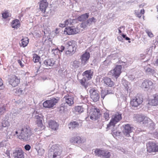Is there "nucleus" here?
I'll return each mask as SVG.
<instances>
[{"instance_id":"obj_1","label":"nucleus","mask_w":158,"mask_h":158,"mask_svg":"<svg viewBox=\"0 0 158 158\" xmlns=\"http://www.w3.org/2000/svg\"><path fill=\"white\" fill-rule=\"evenodd\" d=\"M32 134L33 133L29 126L27 125L26 127L21 128L17 136L19 139L27 141L30 140Z\"/></svg>"},{"instance_id":"obj_2","label":"nucleus","mask_w":158,"mask_h":158,"mask_svg":"<svg viewBox=\"0 0 158 158\" xmlns=\"http://www.w3.org/2000/svg\"><path fill=\"white\" fill-rule=\"evenodd\" d=\"M62 150L61 147L56 144L52 145L50 148L48 153L49 158H60Z\"/></svg>"},{"instance_id":"obj_3","label":"nucleus","mask_w":158,"mask_h":158,"mask_svg":"<svg viewBox=\"0 0 158 158\" xmlns=\"http://www.w3.org/2000/svg\"><path fill=\"white\" fill-rule=\"evenodd\" d=\"M65 46L66 49L67 50L66 51L65 53L69 56H72L74 53L77 46L76 42L73 40L66 42L65 43Z\"/></svg>"},{"instance_id":"obj_4","label":"nucleus","mask_w":158,"mask_h":158,"mask_svg":"<svg viewBox=\"0 0 158 158\" xmlns=\"http://www.w3.org/2000/svg\"><path fill=\"white\" fill-rule=\"evenodd\" d=\"M122 114L118 112L113 115L109 123L107 125L106 128L107 130L114 127L115 125L122 119Z\"/></svg>"},{"instance_id":"obj_5","label":"nucleus","mask_w":158,"mask_h":158,"mask_svg":"<svg viewBox=\"0 0 158 158\" xmlns=\"http://www.w3.org/2000/svg\"><path fill=\"white\" fill-rule=\"evenodd\" d=\"M143 102V98L141 95L136 96L131 99L130 105L133 108L137 107L141 104Z\"/></svg>"},{"instance_id":"obj_6","label":"nucleus","mask_w":158,"mask_h":158,"mask_svg":"<svg viewBox=\"0 0 158 158\" xmlns=\"http://www.w3.org/2000/svg\"><path fill=\"white\" fill-rule=\"evenodd\" d=\"M89 92L91 98L94 102L99 101L100 98V93L97 89L92 88L89 90Z\"/></svg>"},{"instance_id":"obj_7","label":"nucleus","mask_w":158,"mask_h":158,"mask_svg":"<svg viewBox=\"0 0 158 158\" xmlns=\"http://www.w3.org/2000/svg\"><path fill=\"white\" fill-rule=\"evenodd\" d=\"M52 98L49 100H47L43 103V106L45 108H50L52 107L57 102L60 98L58 97Z\"/></svg>"},{"instance_id":"obj_8","label":"nucleus","mask_w":158,"mask_h":158,"mask_svg":"<svg viewBox=\"0 0 158 158\" xmlns=\"http://www.w3.org/2000/svg\"><path fill=\"white\" fill-rule=\"evenodd\" d=\"M147 151L149 153L158 152V145L152 141H149L146 144Z\"/></svg>"},{"instance_id":"obj_9","label":"nucleus","mask_w":158,"mask_h":158,"mask_svg":"<svg viewBox=\"0 0 158 158\" xmlns=\"http://www.w3.org/2000/svg\"><path fill=\"white\" fill-rule=\"evenodd\" d=\"M90 118L92 120L99 118L101 115L99 109L97 108L92 109L90 112Z\"/></svg>"},{"instance_id":"obj_10","label":"nucleus","mask_w":158,"mask_h":158,"mask_svg":"<svg viewBox=\"0 0 158 158\" xmlns=\"http://www.w3.org/2000/svg\"><path fill=\"white\" fill-rule=\"evenodd\" d=\"M123 134L127 137L130 136V134L132 132L133 127L131 126V125L128 124L123 125Z\"/></svg>"},{"instance_id":"obj_11","label":"nucleus","mask_w":158,"mask_h":158,"mask_svg":"<svg viewBox=\"0 0 158 158\" xmlns=\"http://www.w3.org/2000/svg\"><path fill=\"white\" fill-rule=\"evenodd\" d=\"M90 57V53L89 52L86 51L81 56V64L82 66L85 65L88 62Z\"/></svg>"},{"instance_id":"obj_12","label":"nucleus","mask_w":158,"mask_h":158,"mask_svg":"<svg viewBox=\"0 0 158 158\" xmlns=\"http://www.w3.org/2000/svg\"><path fill=\"white\" fill-rule=\"evenodd\" d=\"M12 155L14 158H24V152L20 148H16L14 150Z\"/></svg>"},{"instance_id":"obj_13","label":"nucleus","mask_w":158,"mask_h":158,"mask_svg":"<svg viewBox=\"0 0 158 158\" xmlns=\"http://www.w3.org/2000/svg\"><path fill=\"white\" fill-rule=\"evenodd\" d=\"M142 87L144 90H148L152 89L153 87V83L149 79L144 80L142 84Z\"/></svg>"},{"instance_id":"obj_14","label":"nucleus","mask_w":158,"mask_h":158,"mask_svg":"<svg viewBox=\"0 0 158 158\" xmlns=\"http://www.w3.org/2000/svg\"><path fill=\"white\" fill-rule=\"evenodd\" d=\"M56 61L53 58H48L44 60L42 63L40 62V66L45 65L47 67L52 66L55 64Z\"/></svg>"},{"instance_id":"obj_15","label":"nucleus","mask_w":158,"mask_h":158,"mask_svg":"<svg viewBox=\"0 0 158 158\" xmlns=\"http://www.w3.org/2000/svg\"><path fill=\"white\" fill-rule=\"evenodd\" d=\"M143 124L146 127H147L151 130L154 129V125L152 120L147 117L144 118Z\"/></svg>"},{"instance_id":"obj_16","label":"nucleus","mask_w":158,"mask_h":158,"mask_svg":"<svg viewBox=\"0 0 158 158\" xmlns=\"http://www.w3.org/2000/svg\"><path fill=\"white\" fill-rule=\"evenodd\" d=\"M9 84L13 87H15L20 83V78L15 75H14L9 80Z\"/></svg>"},{"instance_id":"obj_17","label":"nucleus","mask_w":158,"mask_h":158,"mask_svg":"<svg viewBox=\"0 0 158 158\" xmlns=\"http://www.w3.org/2000/svg\"><path fill=\"white\" fill-rule=\"evenodd\" d=\"M122 66L121 65H116L114 69L111 70V73L115 78H117L121 73Z\"/></svg>"},{"instance_id":"obj_18","label":"nucleus","mask_w":158,"mask_h":158,"mask_svg":"<svg viewBox=\"0 0 158 158\" xmlns=\"http://www.w3.org/2000/svg\"><path fill=\"white\" fill-rule=\"evenodd\" d=\"M48 3L46 0H42L40 2V9L41 12L44 13L45 12L46 9L48 6Z\"/></svg>"},{"instance_id":"obj_19","label":"nucleus","mask_w":158,"mask_h":158,"mask_svg":"<svg viewBox=\"0 0 158 158\" xmlns=\"http://www.w3.org/2000/svg\"><path fill=\"white\" fill-rule=\"evenodd\" d=\"M102 81L105 86L112 87L114 85V83L111 79L108 77H105L103 78Z\"/></svg>"},{"instance_id":"obj_20","label":"nucleus","mask_w":158,"mask_h":158,"mask_svg":"<svg viewBox=\"0 0 158 158\" xmlns=\"http://www.w3.org/2000/svg\"><path fill=\"white\" fill-rule=\"evenodd\" d=\"M64 98L65 99L66 103L69 106H71L74 104V97L69 94H67L64 96Z\"/></svg>"},{"instance_id":"obj_21","label":"nucleus","mask_w":158,"mask_h":158,"mask_svg":"<svg viewBox=\"0 0 158 158\" xmlns=\"http://www.w3.org/2000/svg\"><path fill=\"white\" fill-rule=\"evenodd\" d=\"M64 32H66L68 35H74L78 33L76 28L74 27H65Z\"/></svg>"},{"instance_id":"obj_22","label":"nucleus","mask_w":158,"mask_h":158,"mask_svg":"<svg viewBox=\"0 0 158 158\" xmlns=\"http://www.w3.org/2000/svg\"><path fill=\"white\" fill-rule=\"evenodd\" d=\"M93 73V71L91 69L87 70L84 71L82 73V75L85 77L87 80H89L92 78Z\"/></svg>"},{"instance_id":"obj_23","label":"nucleus","mask_w":158,"mask_h":158,"mask_svg":"<svg viewBox=\"0 0 158 158\" xmlns=\"http://www.w3.org/2000/svg\"><path fill=\"white\" fill-rule=\"evenodd\" d=\"M9 125V123L7 120H3L2 123L0 122V130L3 131L4 129L7 131Z\"/></svg>"},{"instance_id":"obj_24","label":"nucleus","mask_w":158,"mask_h":158,"mask_svg":"<svg viewBox=\"0 0 158 158\" xmlns=\"http://www.w3.org/2000/svg\"><path fill=\"white\" fill-rule=\"evenodd\" d=\"M49 127L54 130H56L58 128L59 124L54 120H51L48 122Z\"/></svg>"},{"instance_id":"obj_25","label":"nucleus","mask_w":158,"mask_h":158,"mask_svg":"<svg viewBox=\"0 0 158 158\" xmlns=\"http://www.w3.org/2000/svg\"><path fill=\"white\" fill-rule=\"evenodd\" d=\"M97 19L94 17L89 19L85 23H82L81 24V26L82 27H85L86 25H87L89 24H92L93 23H95L97 22Z\"/></svg>"},{"instance_id":"obj_26","label":"nucleus","mask_w":158,"mask_h":158,"mask_svg":"<svg viewBox=\"0 0 158 158\" xmlns=\"http://www.w3.org/2000/svg\"><path fill=\"white\" fill-rule=\"evenodd\" d=\"M11 26L13 28L18 29L20 27V23L19 20L17 19H15L13 20L11 23Z\"/></svg>"},{"instance_id":"obj_27","label":"nucleus","mask_w":158,"mask_h":158,"mask_svg":"<svg viewBox=\"0 0 158 158\" xmlns=\"http://www.w3.org/2000/svg\"><path fill=\"white\" fill-rule=\"evenodd\" d=\"M70 141L72 143L78 144L84 142L83 140L81 139V138L79 136H75L72 137L70 140Z\"/></svg>"},{"instance_id":"obj_28","label":"nucleus","mask_w":158,"mask_h":158,"mask_svg":"<svg viewBox=\"0 0 158 158\" xmlns=\"http://www.w3.org/2000/svg\"><path fill=\"white\" fill-rule=\"evenodd\" d=\"M122 83L124 86L127 92H129V93H130L131 91V88L129 86V85H130V83H129L125 79H124V78H123L122 80Z\"/></svg>"},{"instance_id":"obj_29","label":"nucleus","mask_w":158,"mask_h":158,"mask_svg":"<svg viewBox=\"0 0 158 158\" xmlns=\"http://www.w3.org/2000/svg\"><path fill=\"white\" fill-rule=\"evenodd\" d=\"M153 98H154L152 99L150 102V104L152 106H156L158 105V94H154Z\"/></svg>"},{"instance_id":"obj_30","label":"nucleus","mask_w":158,"mask_h":158,"mask_svg":"<svg viewBox=\"0 0 158 158\" xmlns=\"http://www.w3.org/2000/svg\"><path fill=\"white\" fill-rule=\"evenodd\" d=\"M80 65V63L79 61L75 60L71 62L70 67L73 69H76L79 67Z\"/></svg>"},{"instance_id":"obj_31","label":"nucleus","mask_w":158,"mask_h":158,"mask_svg":"<svg viewBox=\"0 0 158 158\" xmlns=\"http://www.w3.org/2000/svg\"><path fill=\"white\" fill-rule=\"evenodd\" d=\"M89 13H85V14L81 15L77 18V20L80 21H84L89 16Z\"/></svg>"},{"instance_id":"obj_32","label":"nucleus","mask_w":158,"mask_h":158,"mask_svg":"<svg viewBox=\"0 0 158 158\" xmlns=\"http://www.w3.org/2000/svg\"><path fill=\"white\" fill-rule=\"evenodd\" d=\"M145 69L146 73L148 74L154 76L156 73V70L154 69L147 67Z\"/></svg>"},{"instance_id":"obj_33","label":"nucleus","mask_w":158,"mask_h":158,"mask_svg":"<svg viewBox=\"0 0 158 158\" xmlns=\"http://www.w3.org/2000/svg\"><path fill=\"white\" fill-rule=\"evenodd\" d=\"M79 126V124L78 122L73 121L71 122L69 124V127L70 129H73Z\"/></svg>"},{"instance_id":"obj_34","label":"nucleus","mask_w":158,"mask_h":158,"mask_svg":"<svg viewBox=\"0 0 158 158\" xmlns=\"http://www.w3.org/2000/svg\"><path fill=\"white\" fill-rule=\"evenodd\" d=\"M29 39L28 38L22 39L21 40V43H20L21 46L25 47L26 46L29 42Z\"/></svg>"},{"instance_id":"obj_35","label":"nucleus","mask_w":158,"mask_h":158,"mask_svg":"<svg viewBox=\"0 0 158 158\" xmlns=\"http://www.w3.org/2000/svg\"><path fill=\"white\" fill-rule=\"evenodd\" d=\"M84 108L82 106H75L74 108L75 111L78 114H81L83 112L84 110Z\"/></svg>"},{"instance_id":"obj_36","label":"nucleus","mask_w":158,"mask_h":158,"mask_svg":"<svg viewBox=\"0 0 158 158\" xmlns=\"http://www.w3.org/2000/svg\"><path fill=\"white\" fill-rule=\"evenodd\" d=\"M110 156V153L108 151L102 150V157L103 158H109Z\"/></svg>"},{"instance_id":"obj_37","label":"nucleus","mask_w":158,"mask_h":158,"mask_svg":"<svg viewBox=\"0 0 158 158\" xmlns=\"http://www.w3.org/2000/svg\"><path fill=\"white\" fill-rule=\"evenodd\" d=\"M94 154L96 156L102 157V150L99 148H96L95 149Z\"/></svg>"},{"instance_id":"obj_38","label":"nucleus","mask_w":158,"mask_h":158,"mask_svg":"<svg viewBox=\"0 0 158 158\" xmlns=\"http://www.w3.org/2000/svg\"><path fill=\"white\" fill-rule=\"evenodd\" d=\"M144 116L141 115L137 114L135 116V120L138 122H141L144 120Z\"/></svg>"},{"instance_id":"obj_39","label":"nucleus","mask_w":158,"mask_h":158,"mask_svg":"<svg viewBox=\"0 0 158 158\" xmlns=\"http://www.w3.org/2000/svg\"><path fill=\"white\" fill-rule=\"evenodd\" d=\"M121 132L118 131H115L114 130H112L111 134L114 137H119L121 136Z\"/></svg>"},{"instance_id":"obj_40","label":"nucleus","mask_w":158,"mask_h":158,"mask_svg":"<svg viewBox=\"0 0 158 158\" xmlns=\"http://www.w3.org/2000/svg\"><path fill=\"white\" fill-rule=\"evenodd\" d=\"M33 55V61L34 62L37 63L39 62L40 60V57L35 53Z\"/></svg>"},{"instance_id":"obj_41","label":"nucleus","mask_w":158,"mask_h":158,"mask_svg":"<svg viewBox=\"0 0 158 158\" xmlns=\"http://www.w3.org/2000/svg\"><path fill=\"white\" fill-rule=\"evenodd\" d=\"M75 20L74 19H66L64 22L66 26L68 25H71L74 23V21H75Z\"/></svg>"},{"instance_id":"obj_42","label":"nucleus","mask_w":158,"mask_h":158,"mask_svg":"<svg viewBox=\"0 0 158 158\" xmlns=\"http://www.w3.org/2000/svg\"><path fill=\"white\" fill-rule=\"evenodd\" d=\"M88 80H87L86 78L85 77H84L81 79L79 81L80 82L81 85L82 86L86 88L87 85H86L85 83Z\"/></svg>"},{"instance_id":"obj_43","label":"nucleus","mask_w":158,"mask_h":158,"mask_svg":"<svg viewBox=\"0 0 158 158\" xmlns=\"http://www.w3.org/2000/svg\"><path fill=\"white\" fill-rule=\"evenodd\" d=\"M52 52L55 55H58L59 56L60 55H61L59 49L58 48L53 49L52 50Z\"/></svg>"},{"instance_id":"obj_44","label":"nucleus","mask_w":158,"mask_h":158,"mask_svg":"<svg viewBox=\"0 0 158 158\" xmlns=\"http://www.w3.org/2000/svg\"><path fill=\"white\" fill-rule=\"evenodd\" d=\"M110 114L108 111H106L103 113V118H104L105 121L108 120L110 119Z\"/></svg>"},{"instance_id":"obj_45","label":"nucleus","mask_w":158,"mask_h":158,"mask_svg":"<svg viewBox=\"0 0 158 158\" xmlns=\"http://www.w3.org/2000/svg\"><path fill=\"white\" fill-rule=\"evenodd\" d=\"M65 104H62L60 107L58 108L57 111L60 113L64 112L65 110Z\"/></svg>"},{"instance_id":"obj_46","label":"nucleus","mask_w":158,"mask_h":158,"mask_svg":"<svg viewBox=\"0 0 158 158\" xmlns=\"http://www.w3.org/2000/svg\"><path fill=\"white\" fill-rule=\"evenodd\" d=\"M42 120H40V121L35 122L39 127L41 129H44L45 127L43 125Z\"/></svg>"},{"instance_id":"obj_47","label":"nucleus","mask_w":158,"mask_h":158,"mask_svg":"<svg viewBox=\"0 0 158 158\" xmlns=\"http://www.w3.org/2000/svg\"><path fill=\"white\" fill-rule=\"evenodd\" d=\"M2 17L4 19H6L9 16V14L7 11H5L2 14Z\"/></svg>"},{"instance_id":"obj_48","label":"nucleus","mask_w":158,"mask_h":158,"mask_svg":"<svg viewBox=\"0 0 158 158\" xmlns=\"http://www.w3.org/2000/svg\"><path fill=\"white\" fill-rule=\"evenodd\" d=\"M101 98H102L103 99L107 95V93H106L104 89L102 90L101 91Z\"/></svg>"},{"instance_id":"obj_49","label":"nucleus","mask_w":158,"mask_h":158,"mask_svg":"<svg viewBox=\"0 0 158 158\" xmlns=\"http://www.w3.org/2000/svg\"><path fill=\"white\" fill-rule=\"evenodd\" d=\"M35 118L36 120L35 122L40 121V120H43V116H42L41 115H40V116L39 115H35Z\"/></svg>"},{"instance_id":"obj_50","label":"nucleus","mask_w":158,"mask_h":158,"mask_svg":"<svg viewBox=\"0 0 158 158\" xmlns=\"http://www.w3.org/2000/svg\"><path fill=\"white\" fill-rule=\"evenodd\" d=\"M106 93H107V95L113 94V90L110 88H106L104 89Z\"/></svg>"},{"instance_id":"obj_51","label":"nucleus","mask_w":158,"mask_h":158,"mask_svg":"<svg viewBox=\"0 0 158 158\" xmlns=\"http://www.w3.org/2000/svg\"><path fill=\"white\" fill-rule=\"evenodd\" d=\"M6 108L4 106H0V115L3 114L5 111Z\"/></svg>"},{"instance_id":"obj_52","label":"nucleus","mask_w":158,"mask_h":158,"mask_svg":"<svg viewBox=\"0 0 158 158\" xmlns=\"http://www.w3.org/2000/svg\"><path fill=\"white\" fill-rule=\"evenodd\" d=\"M6 140H3L0 142V148L6 146Z\"/></svg>"},{"instance_id":"obj_53","label":"nucleus","mask_w":158,"mask_h":158,"mask_svg":"<svg viewBox=\"0 0 158 158\" xmlns=\"http://www.w3.org/2000/svg\"><path fill=\"white\" fill-rule=\"evenodd\" d=\"M81 96L82 97L81 100L82 101V102L83 103H87L88 102L87 98L83 97L82 95H81Z\"/></svg>"},{"instance_id":"obj_54","label":"nucleus","mask_w":158,"mask_h":158,"mask_svg":"<svg viewBox=\"0 0 158 158\" xmlns=\"http://www.w3.org/2000/svg\"><path fill=\"white\" fill-rule=\"evenodd\" d=\"M122 37L124 38L126 40H130V39L127 37L126 34L122 33L121 35Z\"/></svg>"},{"instance_id":"obj_55","label":"nucleus","mask_w":158,"mask_h":158,"mask_svg":"<svg viewBox=\"0 0 158 158\" xmlns=\"http://www.w3.org/2000/svg\"><path fill=\"white\" fill-rule=\"evenodd\" d=\"M24 148L26 150L28 151L30 149L31 147L29 144H26Z\"/></svg>"},{"instance_id":"obj_56","label":"nucleus","mask_w":158,"mask_h":158,"mask_svg":"<svg viewBox=\"0 0 158 158\" xmlns=\"http://www.w3.org/2000/svg\"><path fill=\"white\" fill-rule=\"evenodd\" d=\"M135 13L136 16L140 18L142 16L140 12H136V10L135 11Z\"/></svg>"},{"instance_id":"obj_57","label":"nucleus","mask_w":158,"mask_h":158,"mask_svg":"<svg viewBox=\"0 0 158 158\" xmlns=\"http://www.w3.org/2000/svg\"><path fill=\"white\" fill-rule=\"evenodd\" d=\"M65 48V46H61L60 49H59L60 52V53L61 54V52H62L64 50V49Z\"/></svg>"},{"instance_id":"obj_58","label":"nucleus","mask_w":158,"mask_h":158,"mask_svg":"<svg viewBox=\"0 0 158 158\" xmlns=\"http://www.w3.org/2000/svg\"><path fill=\"white\" fill-rule=\"evenodd\" d=\"M3 87L2 80L1 78H0V89H2Z\"/></svg>"},{"instance_id":"obj_59","label":"nucleus","mask_w":158,"mask_h":158,"mask_svg":"<svg viewBox=\"0 0 158 158\" xmlns=\"http://www.w3.org/2000/svg\"><path fill=\"white\" fill-rule=\"evenodd\" d=\"M128 78H129L130 80H132L135 78V77L133 75L131 74L129 75Z\"/></svg>"},{"instance_id":"obj_60","label":"nucleus","mask_w":158,"mask_h":158,"mask_svg":"<svg viewBox=\"0 0 158 158\" xmlns=\"http://www.w3.org/2000/svg\"><path fill=\"white\" fill-rule=\"evenodd\" d=\"M146 32L149 37L151 38L153 36V34L151 31H148Z\"/></svg>"},{"instance_id":"obj_61","label":"nucleus","mask_w":158,"mask_h":158,"mask_svg":"<svg viewBox=\"0 0 158 158\" xmlns=\"http://www.w3.org/2000/svg\"><path fill=\"white\" fill-rule=\"evenodd\" d=\"M18 62L19 64L20 65L21 67H23L24 66V64H23L21 60H18Z\"/></svg>"},{"instance_id":"obj_62","label":"nucleus","mask_w":158,"mask_h":158,"mask_svg":"<svg viewBox=\"0 0 158 158\" xmlns=\"http://www.w3.org/2000/svg\"><path fill=\"white\" fill-rule=\"evenodd\" d=\"M66 26L64 22V23H60L59 24V26L61 27H66Z\"/></svg>"},{"instance_id":"obj_63","label":"nucleus","mask_w":158,"mask_h":158,"mask_svg":"<svg viewBox=\"0 0 158 158\" xmlns=\"http://www.w3.org/2000/svg\"><path fill=\"white\" fill-rule=\"evenodd\" d=\"M18 92L22 94L24 93L23 90L22 89V88H19L18 90Z\"/></svg>"},{"instance_id":"obj_64","label":"nucleus","mask_w":158,"mask_h":158,"mask_svg":"<svg viewBox=\"0 0 158 158\" xmlns=\"http://www.w3.org/2000/svg\"><path fill=\"white\" fill-rule=\"evenodd\" d=\"M154 136L155 137V138H156L158 139V132H155L154 133Z\"/></svg>"}]
</instances>
